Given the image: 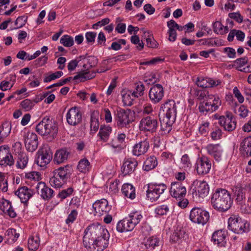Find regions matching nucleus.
Segmentation results:
<instances>
[{
  "instance_id": "obj_50",
  "label": "nucleus",
  "mask_w": 251,
  "mask_h": 251,
  "mask_svg": "<svg viewBox=\"0 0 251 251\" xmlns=\"http://www.w3.org/2000/svg\"><path fill=\"white\" fill-rule=\"evenodd\" d=\"M35 102H34V100H31L29 99H25L21 102V107L25 110V111H28L32 109V108L35 105Z\"/></svg>"
},
{
  "instance_id": "obj_38",
  "label": "nucleus",
  "mask_w": 251,
  "mask_h": 251,
  "mask_svg": "<svg viewBox=\"0 0 251 251\" xmlns=\"http://www.w3.org/2000/svg\"><path fill=\"white\" fill-rule=\"evenodd\" d=\"M16 75L11 74L9 75V80H2L0 83V89L2 91L10 90L13 86L16 81Z\"/></svg>"
},
{
  "instance_id": "obj_63",
  "label": "nucleus",
  "mask_w": 251,
  "mask_h": 251,
  "mask_svg": "<svg viewBox=\"0 0 251 251\" xmlns=\"http://www.w3.org/2000/svg\"><path fill=\"white\" fill-rule=\"evenodd\" d=\"M146 42L147 46L149 48H156L158 47V43L151 35L148 36V37L146 39Z\"/></svg>"
},
{
  "instance_id": "obj_37",
  "label": "nucleus",
  "mask_w": 251,
  "mask_h": 251,
  "mask_svg": "<svg viewBox=\"0 0 251 251\" xmlns=\"http://www.w3.org/2000/svg\"><path fill=\"white\" fill-rule=\"evenodd\" d=\"M157 164L156 157L154 156H151L144 161L143 168L145 171H149L154 169Z\"/></svg>"
},
{
  "instance_id": "obj_16",
  "label": "nucleus",
  "mask_w": 251,
  "mask_h": 251,
  "mask_svg": "<svg viewBox=\"0 0 251 251\" xmlns=\"http://www.w3.org/2000/svg\"><path fill=\"white\" fill-rule=\"evenodd\" d=\"M14 160L10 151V148L7 145L0 146V165L12 166Z\"/></svg>"
},
{
  "instance_id": "obj_49",
  "label": "nucleus",
  "mask_w": 251,
  "mask_h": 251,
  "mask_svg": "<svg viewBox=\"0 0 251 251\" xmlns=\"http://www.w3.org/2000/svg\"><path fill=\"white\" fill-rule=\"evenodd\" d=\"M90 165V162L87 159H83L79 161L77 168L80 172L86 173L89 171Z\"/></svg>"
},
{
  "instance_id": "obj_39",
  "label": "nucleus",
  "mask_w": 251,
  "mask_h": 251,
  "mask_svg": "<svg viewBox=\"0 0 251 251\" xmlns=\"http://www.w3.org/2000/svg\"><path fill=\"white\" fill-rule=\"evenodd\" d=\"M53 176H51L49 182L50 185L54 188H60L66 182L63 180L60 177L58 176L56 172H53Z\"/></svg>"
},
{
  "instance_id": "obj_3",
  "label": "nucleus",
  "mask_w": 251,
  "mask_h": 251,
  "mask_svg": "<svg viewBox=\"0 0 251 251\" xmlns=\"http://www.w3.org/2000/svg\"><path fill=\"white\" fill-rule=\"evenodd\" d=\"M36 131L42 136H46L52 140L55 138L58 132V126L52 119L44 117L36 126Z\"/></svg>"
},
{
  "instance_id": "obj_36",
  "label": "nucleus",
  "mask_w": 251,
  "mask_h": 251,
  "mask_svg": "<svg viewBox=\"0 0 251 251\" xmlns=\"http://www.w3.org/2000/svg\"><path fill=\"white\" fill-rule=\"evenodd\" d=\"M19 237V234L16 232V229L9 228L6 231L4 237L5 242L8 244L14 243Z\"/></svg>"
},
{
  "instance_id": "obj_29",
  "label": "nucleus",
  "mask_w": 251,
  "mask_h": 251,
  "mask_svg": "<svg viewBox=\"0 0 251 251\" xmlns=\"http://www.w3.org/2000/svg\"><path fill=\"white\" fill-rule=\"evenodd\" d=\"M70 154V152L66 148L58 150L55 153L53 161L57 164L63 163L67 160Z\"/></svg>"
},
{
  "instance_id": "obj_11",
  "label": "nucleus",
  "mask_w": 251,
  "mask_h": 251,
  "mask_svg": "<svg viewBox=\"0 0 251 251\" xmlns=\"http://www.w3.org/2000/svg\"><path fill=\"white\" fill-rule=\"evenodd\" d=\"M192 185L193 196L204 198L208 194L209 187L206 181L196 179L193 181Z\"/></svg>"
},
{
  "instance_id": "obj_30",
  "label": "nucleus",
  "mask_w": 251,
  "mask_h": 251,
  "mask_svg": "<svg viewBox=\"0 0 251 251\" xmlns=\"http://www.w3.org/2000/svg\"><path fill=\"white\" fill-rule=\"evenodd\" d=\"M56 172L59 177L67 182L71 177L73 172V169L71 165H67L64 167H61L54 171Z\"/></svg>"
},
{
  "instance_id": "obj_2",
  "label": "nucleus",
  "mask_w": 251,
  "mask_h": 251,
  "mask_svg": "<svg viewBox=\"0 0 251 251\" xmlns=\"http://www.w3.org/2000/svg\"><path fill=\"white\" fill-rule=\"evenodd\" d=\"M232 200L228 191L225 189H217L211 198L213 208L219 212H225L232 205Z\"/></svg>"
},
{
  "instance_id": "obj_32",
  "label": "nucleus",
  "mask_w": 251,
  "mask_h": 251,
  "mask_svg": "<svg viewBox=\"0 0 251 251\" xmlns=\"http://www.w3.org/2000/svg\"><path fill=\"white\" fill-rule=\"evenodd\" d=\"M122 192L125 197L131 200L136 197L135 188L130 183H125L122 187Z\"/></svg>"
},
{
  "instance_id": "obj_19",
  "label": "nucleus",
  "mask_w": 251,
  "mask_h": 251,
  "mask_svg": "<svg viewBox=\"0 0 251 251\" xmlns=\"http://www.w3.org/2000/svg\"><path fill=\"white\" fill-rule=\"evenodd\" d=\"M36 189L38 194L45 200H49L53 197V190L43 182H39L36 186Z\"/></svg>"
},
{
  "instance_id": "obj_56",
  "label": "nucleus",
  "mask_w": 251,
  "mask_h": 251,
  "mask_svg": "<svg viewBox=\"0 0 251 251\" xmlns=\"http://www.w3.org/2000/svg\"><path fill=\"white\" fill-rule=\"evenodd\" d=\"M0 189L3 192H6L8 190L7 181L5 179V176L1 172H0Z\"/></svg>"
},
{
  "instance_id": "obj_40",
  "label": "nucleus",
  "mask_w": 251,
  "mask_h": 251,
  "mask_svg": "<svg viewBox=\"0 0 251 251\" xmlns=\"http://www.w3.org/2000/svg\"><path fill=\"white\" fill-rule=\"evenodd\" d=\"M127 218L132 225V226L134 228L140 223L143 218V216L140 212L135 211L130 213Z\"/></svg>"
},
{
  "instance_id": "obj_8",
  "label": "nucleus",
  "mask_w": 251,
  "mask_h": 251,
  "mask_svg": "<svg viewBox=\"0 0 251 251\" xmlns=\"http://www.w3.org/2000/svg\"><path fill=\"white\" fill-rule=\"evenodd\" d=\"M115 120L118 127H127L133 121L131 110L123 109L118 110Z\"/></svg>"
},
{
  "instance_id": "obj_5",
  "label": "nucleus",
  "mask_w": 251,
  "mask_h": 251,
  "mask_svg": "<svg viewBox=\"0 0 251 251\" xmlns=\"http://www.w3.org/2000/svg\"><path fill=\"white\" fill-rule=\"evenodd\" d=\"M190 220L194 223L204 225L209 219V214L205 210L195 207L190 212Z\"/></svg>"
},
{
  "instance_id": "obj_41",
  "label": "nucleus",
  "mask_w": 251,
  "mask_h": 251,
  "mask_svg": "<svg viewBox=\"0 0 251 251\" xmlns=\"http://www.w3.org/2000/svg\"><path fill=\"white\" fill-rule=\"evenodd\" d=\"M40 244L39 236L36 234L35 236H30L28 241V248L30 251H35L37 250Z\"/></svg>"
},
{
  "instance_id": "obj_58",
  "label": "nucleus",
  "mask_w": 251,
  "mask_h": 251,
  "mask_svg": "<svg viewBox=\"0 0 251 251\" xmlns=\"http://www.w3.org/2000/svg\"><path fill=\"white\" fill-rule=\"evenodd\" d=\"M27 20V17L25 16H19L17 18L15 22V25L16 26V28L22 27L25 25Z\"/></svg>"
},
{
  "instance_id": "obj_45",
  "label": "nucleus",
  "mask_w": 251,
  "mask_h": 251,
  "mask_svg": "<svg viewBox=\"0 0 251 251\" xmlns=\"http://www.w3.org/2000/svg\"><path fill=\"white\" fill-rule=\"evenodd\" d=\"M126 135L125 133H121L118 134L117 136L113 139L110 142L111 146L114 148H120L121 145L124 143Z\"/></svg>"
},
{
  "instance_id": "obj_17",
  "label": "nucleus",
  "mask_w": 251,
  "mask_h": 251,
  "mask_svg": "<svg viewBox=\"0 0 251 251\" xmlns=\"http://www.w3.org/2000/svg\"><path fill=\"white\" fill-rule=\"evenodd\" d=\"M93 208L94 210V214L95 216H100L106 214L110 210V206L109 205L108 201L105 199H102L96 201L93 204Z\"/></svg>"
},
{
  "instance_id": "obj_33",
  "label": "nucleus",
  "mask_w": 251,
  "mask_h": 251,
  "mask_svg": "<svg viewBox=\"0 0 251 251\" xmlns=\"http://www.w3.org/2000/svg\"><path fill=\"white\" fill-rule=\"evenodd\" d=\"M116 229L119 232H124L132 231L134 227L132 226V225L126 217L117 223Z\"/></svg>"
},
{
  "instance_id": "obj_42",
  "label": "nucleus",
  "mask_w": 251,
  "mask_h": 251,
  "mask_svg": "<svg viewBox=\"0 0 251 251\" xmlns=\"http://www.w3.org/2000/svg\"><path fill=\"white\" fill-rule=\"evenodd\" d=\"M99 113L98 111H94L91 114L90 127L91 130L96 132L99 127Z\"/></svg>"
},
{
  "instance_id": "obj_54",
  "label": "nucleus",
  "mask_w": 251,
  "mask_h": 251,
  "mask_svg": "<svg viewBox=\"0 0 251 251\" xmlns=\"http://www.w3.org/2000/svg\"><path fill=\"white\" fill-rule=\"evenodd\" d=\"M181 166L184 170L189 169L191 166L190 159L187 154L183 155L181 159Z\"/></svg>"
},
{
  "instance_id": "obj_14",
  "label": "nucleus",
  "mask_w": 251,
  "mask_h": 251,
  "mask_svg": "<svg viewBox=\"0 0 251 251\" xmlns=\"http://www.w3.org/2000/svg\"><path fill=\"white\" fill-rule=\"evenodd\" d=\"M52 153L48 147H44L38 151L37 164L42 167H45L52 159Z\"/></svg>"
},
{
  "instance_id": "obj_34",
  "label": "nucleus",
  "mask_w": 251,
  "mask_h": 251,
  "mask_svg": "<svg viewBox=\"0 0 251 251\" xmlns=\"http://www.w3.org/2000/svg\"><path fill=\"white\" fill-rule=\"evenodd\" d=\"M175 121V120L163 118L162 120L160 121L161 134H168L171 131L172 125Z\"/></svg>"
},
{
  "instance_id": "obj_1",
  "label": "nucleus",
  "mask_w": 251,
  "mask_h": 251,
  "mask_svg": "<svg viewBox=\"0 0 251 251\" xmlns=\"http://www.w3.org/2000/svg\"><path fill=\"white\" fill-rule=\"evenodd\" d=\"M84 233L83 243L88 251H103L108 246L109 233L100 224L88 226Z\"/></svg>"
},
{
  "instance_id": "obj_20",
  "label": "nucleus",
  "mask_w": 251,
  "mask_h": 251,
  "mask_svg": "<svg viewBox=\"0 0 251 251\" xmlns=\"http://www.w3.org/2000/svg\"><path fill=\"white\" fill-rule=\"evenodd\" d=\"M25 144L26 150L30 151H35L38 146L37 135L33 132H28L25 139Z\"/></svg>"
},
{
  "instance_id": "obj_13",
  "label": "nucleus",
  "mask_w": 251,
  "mask_h": 251,
  "mask_svg": "<svg viewBox=\"0 0 251 251\" xmlns=\"http://www.w3.org/2000/svg\"><path fill=\"white\" fill-rule=\"evenodd\" d=\"M211 160L207 156L202 155L198 158L196 163V171L198 175L204 176L209 173L211 168Z\"/></svg>"
},
{
  "instance_id": "obj_22",
  "label": "nucleus",
  "mask_w": 251,
  "mask_h": 251,
  "mask_svg": "<svg viewBox=\"0 0 251 251\" xmlns=\"http://www.w3.org/2000/svg\"><path fill=\"white\" fill-rule=\"evenodd\" d=\"M15 194L20 198L22 202L26 203L33 195V191L26 186H23L15 191Z\"/></svg>"
},
{
  "instance_id": "obj_12",
  "label": "nucleus",
  "mask_w": 251,
  "mask_h": 251,
  "mask_svg": "<svg viewBox=\"0 0 251 251\" xmlns=\"http://www.w3.org/2000/svg\"><path fill=\"white\" fill-rule=\"evenodd\" d=\"M66 120L71 126H76L81 123L82 113L80 108L77 106L71 108L67 113Z\"/></svg>"
},
{
  "instance_id": "obj_23",
  "label": "nucleus",
  "mask_w": 251,
  "mask_h": 251,
  "mask_svg": "<svg viewBox=\"0 0 251 251\" xmlns=\"http://www.w3.org/2000/svg\"><path fill=\"white\" fill-rule=\"evenodd\" d=\"M207 153L217 161L222 159L223 150L219 144H209L206 147Z\"/></svg>"
},
{
  "instance_id": "obj_7",
  "label": "nucleus",
  "mask_w": 251,
  "mask_h": 251,
  "mask_svg": "<svg viewBox=\"0 0 251 251\" xmlns=\"http://www.w3.org/2000/svg\"><path fill=\"white\" fill-rule=\"evenodd\" d=\"M218 120L219 124L226 131L231 132L236 128V120L231 112L226 111L224 115L219 116Z\"/></svg>"
},
{
  "instance_id": "obj_35",
  "label": "nucleus",
  "mask_w": 251,
  "mask_h": 251,
  "mask_svg": "<svg viewBox=\"0 0 251 251\" xmlns=\"http://www.w3.org/2000/svg\"><path fill=\"white\" fill-rule=\"evenodd\" d=\"M112 130V129L110 126L101 125L100 127L98 136L102 141L106 142L109 139V135Z\"/></svg>"
},
{
  "instance_id": "obj_28",
  "label": "nucleus",
  "mask_w": 251,
  "mask_h": 251,
  "mask_svg": "<svg viewBox=\"0 0 251 251\" xmlns=\"http://www.w3.org/2000/svg\"><path fill=\"white\" fill-rule=\"evenodd\" d=\"M239 150L244 156H251V136H248L241 141Z\"/></svg>"
},
{
  "instance_id": "obj_57",
  "label": "nucleus",
  "mask_w": 251,
  "mask_h": 251,
  "mask_svg": "<svg viewBox=\"0 0 251 251\" xmlns=\"http://www.w3.org/2000/svg\"><path fill=\"white\" fill-rule=\"evenodd\" d=\"M74 191L73 188L69 187L67 189L62 190L58 194V197L62 200L65 199L67 197L71 195Z\"/></svg>"
},
{
  "instance_id": "obj_48",
  "label": "nucleus",
  "mask_w": 251,
  "mask_h": 251,
  "mask_svg": "<svg viewBox=\"0 0 251 251\" xmlns=\"http://www.w3.org/2000/svg\"><path fill=\"white\" fill-rule=\"evenodd\" d=\"M28 162V157L25 153H20L18 154L16 166L20 169L25 168Z\"/></svg>"
},
{
  "instance_id": "obj_24",
  "label": "nucleus",
  "mask_w": 251,
  "mask_h": 251,
  "mask_svg": "<svg viewBox=\"0 0 251 251\" xmlns=\"http://www.w3.org/2000/svg\"><path fill=\"white\" fill-rule=\"evenodd\" d=\"M150 147L149 142L147 140L140 141L136 144L132 149V153L134 155L139 156L146 153Z\"/></svg>"
},
{
  "instance_id": "obj_26",
  "label": "nucleus",
  "mask_w": 251,
  "mask_h": 251,
  "mask_svg": "<svg viewBox=\"0 0 251 251\" xmlns=\"http://www.w3.org/2000/svg\"><path fill=\"white\" fill-rule=\"evenodd\" d=\"M196 82L198 86L201 88L213 87L220 85L221 81L220 80H214L211 78L198 77Z\"/></svg>"
},
{
  "instance_id": "obj_21",
  "label": "nucleus",
  "mask_w": 251,
  "mask_h": 251,
  "mask_svg": "<svg viewBox=\"0 0 251 251\" xmlns=\"http://www.w3.org/2000/svg\"><path fill=\"white\" fill-rule=\"evenodd\" d=\"M137 166L138 162L135 159H126L121 167V172L124 176L130 175L134 172Z\"/></svg>"
},
{
  "instance_id": "obj_44",
  "label": "nucleus",
  "mask_w": 251,
  "mask_h": 251,
  "mask_svg": "<svg viewBox=\"0 0 251 251\" xmlns=\"http://www.w3.org/2000/svg\"><path fill=\"white\" fill-rule=\"evenodd\" d=\"M122 100L125 105L131 106L134 98L132 97V92L131 91L122 92Z\"/></svg>"
},
{
  "instance_id": "obj_10",
  "label": "nucleus",
  "mask_w": 251,
  "mask_h": 251,
  "mask_svg": "<svg viewBox=\"0 0 251 251\" xmlns=\"http://www.w3.org/2000/svg\"><path fill=\"white\" fill-rule=\"evenodd\" d=\"M167 187L164 184H150L147 191V198L152 202L158 200L160 195L166 189Z\"/></svg>"
},
{
  "instance_id": "obj_4",
  "label": "nucleus",
  "mask_w": 251,
  "mask_h": 251,
  "mask_svg": "<svg viewBox=\"0 0 251 251\" xmlns=\"http://www.w3.org/2000/svg\"><path fill=\"white\" fill-rule=\"evenodd\" d=\"M249 224L241 218L233 215L228 220V228L236 234H243L248 231Z\"/></svg>"
},
{
  "instance_id": "obj_15",
  "label": "nucleus",
  "mask_w": 251,
  "mask_h": 251,
  "mask_svg": "<svg viewBox=\"0 0 251 251\" xmlns=\"http://www.w3.org/2000/svg\"><path fill=\"white\" fill-rule=\"evenodd\" d=\"M164 91L163 86L159 84L152 86L149 93L150 100L154 104L159 103L164 97Z\"/></svg>"
},
{
  "instance_id": "obj_61",
  "label": "nucleus",
  "mask_w": 251,
  "mask_h": 251,
  "mask_svg": "<svg viewBox=\"0 0 251 251\" xmlns=\"http://www.w3.org/2000/svg\"><path fill=\"white\" fill-rule=\"evenodd\" d=\"M182 236L180 230L175 231L170 236V240L173 243H177L181 239Z\"/></svg>"
},
{
  "instance_id": "obj_51",
  "label": "nucleus",
  "mask_w": 251,
  "mask_h": 251,
  "mask_svg": "<svg viewBox=\"0 0 251 251\" xmlns=\"http://www.w3.org/2000/svg\"><path fill=\"white\" fill-rule=\"evenodd\" d=\"M60 41L62 44L67 47L72 46L74 43L73 38L68 35H64L62 36Z\"/></svg>"
},
{
  "instance_id": "obj_31",
  "label": "nucleus",
  "mask_w": 251,
  "mask_h": 251,
  "mask_svg": "<svg viewBox=\"0 0 251 251\" xmlns=\"http://www.w3.org/2000/svg\"><path fill=\"white\" fill-rule=\"evenodd\" d=\"M96 73L94 71H88L87 69L86 70L79 72L77 75H75L73 79L77 82H84L87 80L91 79L95 77Z\"/></svg>"
},
{
  "instance_id": "obj_46",
  "label": "nucleus",
  "mask_w": 251,
  "mask_h": 251,
  "mask_svg": "<svg viewBox=\"0 0 251 251\" xmlns=\"http://www.w3.org/2000/svg\"><path fill=\"white\" fill-rule=\"evenodd\" d=\"M135 85V90L132 92V97L134 98H137L143 96L145 91L144 85L141 82L136 83Z\"/></svg>"
},
{
  "instance_id": "obj_55",
  "label": "nucleus",
  "mask_w": 251,
  "mask_h": 251,
  "mask_svg": "<svg viewBox=\"0 0 251 251\" xmlns=\"http://www.w3.org/2000/svg\"><path fill=\"white\" fill-rule=\"evenodd\" d=\"M63 75V73L62 71H57L54 73H52L47 76H46L44 78V81L45 82H49L51 80H55V79L58 78L62 76Z\"/></svg>"
},
{
  "instance_id": "obj_9",
  "label": "nucleus",
  "mask_w": 251,
  "mask_h": 251,
  "mask_svg": "<svg viewBox=\"0 0 251 251\" xmlns=\"http://www.w3.org/2000/svg\"><path fill=\"white\" fill-rule=\"evenodd\" d=\"M176 108L175 100H168L161 104L160 111H162L163 114L165 115L164 118L175 121L177 113Z\"/></svg>"
},
{
  "instance_id": "obj_25",
  "label": "nucleus",
  "mask_w": 251,
  "mask_h": 251,
  "mask_svg": "<svg viewBox=\"0 0 251 251\" xmlns=\"http://www.w3.org/2000/svg\"><path fill=\"white\" fill-rule=\"evenodd\" d=\"M226 232L224 230L216 231L212 236V240L219 247H225L226 243Z\"/></svg>"
},
{
  "instance_id": "obj_43",
  "label": "nucleus",
  "mask_w": 251,
  "mask_h": 251,
  "mask_svg": "<svg viewBox=\"0 0 251 251\" xmlns=\"http://www.w3.org/2000/svg\"><path fill=\"white\" fill-rule=\"evenodd\" d=\"M159 240L155 236L149 238L145 242L146 248L150 251H152L156 247L159 246Z\"/></svg>"
},
{
  "instance_id": "obj_53",
  "label": "nucleus",
  "mask_w": 251,
  "mask_h": 251,
  "mask_svg": "<svg viewBox=\"0 0 251 251\" xmlns=\"http://www.w3.org/2000/svg\"><path fill=\"white\" fill-rule=\"evenodd\" d=\"M194 96L200 100H205L206 99V97L209 95L208 92L205 90H199L196 89L194 90Z\"/></svg>"
},
{
  "instance_id": "obj_47",
  "label": "nucleus",
  "mask_w": 251,
  "mask_h": 251,
  "mask_svg": "<svg viewBox=\"0 0 251 251\" xmlns=\"http://www.w3.org/2000/svg\"><path fill=\"white\" fill-rule=\"evenodd\" d=\"M170 205L167 203L158 205L155 208V213L159 216L166 215L170 211Z\"/></svg>"
},
{
  "instance_id": "obj_6",
  "label": "nucleus",
  "mask_w": 251,
  "mask_h": 251,
  "mask_svg": "<svg viewBox=\"0 0 251 251\" xmlns=\"http://www.w3.org/2000/svg\"><path fill=\"white\" fill-rule=\"evenodd\" d=\"M158 126L156 118L152 116H147L142 118L140 122V130L144 132H155Z\"/></svg>"
},
{
  "instance_id": "obj_62",
  "label": "nucleus",
  "mask_w": 251,
  "mask_h": 251,
  "mask_svg": "<svg viewBox=\"0 0 251 251\" xmlns=\"http://www.w3.org/2000/svg\"><path fill=\"white\" fill-rule=\"evenodd\" d=\"M26 178L38 181L41 179V175L39 172H31L25 174Z\"/></svg>"
},
{
  "instance_id": "obj_64",
  "label": "nucleus",
  "mask_w": 251,
  "mask_h": 251,
  "mask_svg": "<svg viewBox=\"0 0 251 251\" xmlns=\"http://www.w3.org/2000/svg\"><path fill=\"white\" fill-rule=\"evenodd\" d=\"M97 33L94 32H87L85 34V37L88 43H93L95 42Z\"/></svg>"
},
{
  "instance_id": "obj_18",
  "label": "nucleus",
  "mask_w": 251,
  "mask_h": 251,
  "mask_svg": "<svg viewBox=\"0 0 251 251\" xmlns=\"http://www.w3.org/2000/svg\"><path fill=\"white\" fill-rule=\"evenodd\" d=\"M170 192L172 197L181 200L185 197L186 189L181 182H174L171 183Z\"/></svg>"
},
{
  "instance_id": "obj_59",
  "label": "nucleus",
  "mask_w": 251,
  "mask_h": 251,
  "mask_svg": "<svg viewBox=\"0 0 251 251\" xmlns=\"http://www.w3.org/2000/svg\"><path fill=\"white\" fill-rule=\"evenodd\" d=\"M222 135V130L218 126H216L211 133V137L214 140L220 139Z\"/></svg>"
},
{
  "instance_id": "obj_60",
  "label": "nucleus",
  "mask_w": 251,
  "mask_h": 251,
  "mask_svg": "<svg viewBox=\"0 0 251 251\" xmlns=\"http://www.w3.org/2000/svg\"><path fill=\"white\" fill-rule=\"evenodd\" d=\"M48 59V56L44 55L39 57L34 61L33 64L35 68L42 66L47 63Z\"/></svg>"
},
{
  "instance_id": "obj_52",
  "label": "nucleus",
  "mask_w": 251,
  "mask_h": 251,
  "mask_svg": "<svg viewBox=\"0 0 251 251\" xmlns=\"http://www.w3.org/2000/svg\"><path fill=\"white\" fill-rule=\"evenodd\" d=\"M11 126L9 122H5L0 126V131L2 135L7 137L11 132Z\"/></svg>"
},
{
  "instance_id": "obj_27",
  "label": "nucleus",
  "mask_w": 251,
  "mask_h": 251,
  "mask_svg": "<svg viewBox=\"0 0 251 251\" xmlns=\"http://www.w3.org/2000/svg\"><path fill=\"white\" fill-rule=\"evenodd\" d=\"M216 102L213 105L210 104V102H207L203 100L199 104V109L200 112L206 113L207 112H213L217 110L220 106V101L218 100H215Z\"/></svg>"
}]
</instances>
